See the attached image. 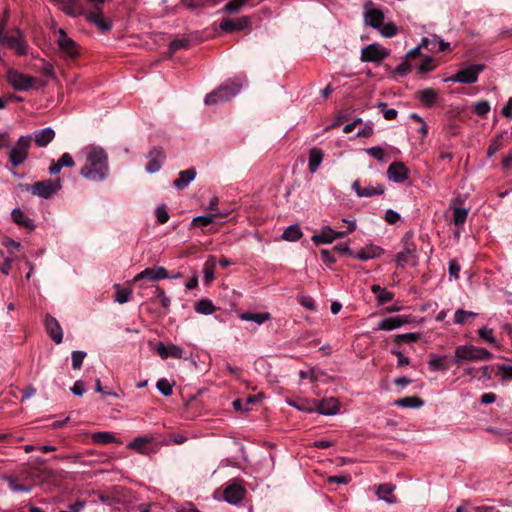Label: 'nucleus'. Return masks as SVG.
<instances>
[{
	"label": "nucleus",
	"instance_id": "1",
	"mask_svg": "<svg viewBox=\"0 0 512 512\" xmlns=\"http://www.w3.org/2000/svg\"><path fill=\"white\" fill-rule=\"evenodd\" d=\"M86 163L80 175L93 182H100L109 175L108 156L103 148L88 146L84 149Z\"/></svg>",
	"mask_w": 512,
	"mask_h": 512
},
{
	"label": "nucleus",
	"instance_id": "2",
	"mask_svg": "<svg viewBox=\"0 0 512 512\" xmlns=\"http://www.w3.org/2000/svg\"><path fill=\"white\" fill-rule=\"evenodd\" d=\"M491 358L492 353L485 348H480L474 345H460L455 349L452 362L457 365H462L464 362L488 361Z\"/></svg>",
	"mask_w": 512,
	"mask_h": 512
},
{
	"label": "nucleus",
	"instance_id": "3",
	"mask_svg": "<svg viewBox=\"0 0 512 512\" xmlns=\"http://www.w3.org/2000/svg\"><path fill=\"white\" fill-rule=\"evenodd\" d=\"M241 88L242 85L236 81L226 82L211 93L207 94L204 102L207 105L224 103L236 96L240 92Z\"/></svg>",
	"mask_w": 512,
	"mask_h": 512
},
{
	"label": "nucleus",
	"instance_id": "4",
	"mask_svg": "<svg viewBox=\"0 0 512 512\" xmlns=\"http://www.w3.org/2000/svg\"><path fill=\"white\" fill-rule=\"evenodd\" d=\"M31 144L32 136L23 135L20 136L16 143L10 148L8 160L14 168L20 166L28 159Z\"/></svg>",
	"mask_w": 512,
	"mask_h": 512
},
{
	"label": "nucleus",
	"instance_id": "5",
	"mask_svg": "<svg viewBox=\"0 0 512 512\" xmlns=\"http://www.w3.org/2000/svg\"><path fill=\"white\" fill-rule=\"evenodd\" d=\"M61 188L62 180L60 178H56L38 181L32 185H29L26 190L40 198L50 199L56 195L61 190Z\"/></svg>",
	"mask_w": 512,
	"mask_h": 512
},
{
	"label": "nucleus",
	"instance_id": "6",
	"mask_svg": "<svg viewBox=\"0 0 512 512\" xmlns=\"http://www.w3.org/2000/svg\"><path fill=\"white\" fill-rule=\"evenodd\" d=\"M0 43L7 44L17 55L23 56L27 54V43L18 29L7 33L0 29Z\"/></svg>",
	"mask_w": 512,
	"mask_h": 512
},
{
	"label": "nucleus",
	"instance_id": "7",
	"mask_svg": "<svg viewBox=\"0 0 512 512\" xmlns=\"http://www.w3.org/2000/svg\"><path fill=\"white\" fill-rule=\"evenodd\" d=\"M7 82L17 91H28L36 83V78L25 75L14 69H9L6 75Z\"/></svg>",
	"mask_w": 512,
	"mask_h": 512
},
{
	"label": "nucleus",
	"instance_id": "8",
	"mask_svg": "<svg viewBox=\"0 0 512 512\" xmlns=\"http://www.w3.org/2000/svg\"><path fill=\"white\" fill-rule=\"evenodd\" d=\"M484 65L473 64L458 71L455 75L446 79V81H453L457 83L473 84L477 82L478 75L483 71Z\"/></svg>",
	"mask_w": 512,
	"mask_h": 512
},
{
	"label": "nucleus",
	"instance_id": "9",
	"mask_svg": "<svg viewBox=\"0 0 512 512\" xmlns=\"http://www.w3.org/2000/svg\"><path fill=\"white\" fill-rule=\"evenodd\" d=\"M389 55V52L381 45L373 43L364 47L361 51L362 62L380 63Z\"/></svg>",
	"mask_w": 512,
	"mask_h": 512
},
{
	"label": "nucleus",
	"instance_id": "10",
	"mask_svg": "<svg viewBox=\"0 0 512 512\" xmlns=\"http://www.w3.org/2000/svg\"><path fill=\"white\" fill-rule=\"evenodd\" d=\"M364 21L367 25L377 29L384 22V13L376 8L372 2H367L364 5Z\"/></svg>",
	"mask_w": 512,
	"mask_h": 512
},
{
	"label": "nucleus",
	"instance_id": "11",
	"mask_svg": "<svg viewBox=\"0 0 512 512\" xmlns=\"http://www.w3.org/2000/svg\"><path fill=\"white\" fill-rule=\"evenodd\" d=\"M57 44L63 57L74 58L78 55L77 44L67 36L63 29H59Z\"/></svg>",
	"mask_w": 512,
	"mask_h": 512
},
{
	"label": "nucleus",
	"instance_id": "12",
	"mask_svg": "<svg viewBox=\"0 0 512 512\" xmlns=\"http://www.w3.org/2000/svg\"><path fill=\"white\" fill-rule=\"evenodd\" d=\"M251 26V19L248 16H241L236 19L224 18L219 24L222 31L232 33L235 31H242Z\"/></svg>",
	"mask_w": 512,
	"mask_h": 512
},
{
	"label": "nucleus",
	"instance_id": "13",
	"mask_svg": "<svg viewBox=\"0 0 512 512\" xmlns=\"http://www.w3.org/2000/svg\"><path fill=\"white\" fill-rule=\"evenodd\" d=\"M154 441V437H148V436H139L136 437L133 441H131L127 448L130 450H134L139 454L142 455H151L156 452V449L150 446V444Z\"/></svg>",
	"mask_w": 512,
	"mask_h": 512
},
{
	"label": "nucleus",
	"instance_id": "14",
	"mask_svg": "<svg viewBox=\"0 0 512 512\" xmlns=\"http://www.w3.org/2000/svg\"><path fill=\"white\" fill-rule=\"evenodd\" d=\"M462 203L463 200L458 196L449 205V209L453 211L452 222L457 228H460L465 224L469 213L468 208L461 207Z\"/></svg>",
	"mask_w": 512,
	"mask_h": 512
},
{
	"label": "nucleus",
	"instance_id": "15",
	"mask_svg": "<svg viewBox=\"0 0 512 512\" xmlns=\"http://www.w3.org/2000/svg\"><path fill=\"white\" fill-rule=\"evenodd\" d=\"M169 277V274L165 267L162 266H154L148 267L138 273L134 277V282H138L143 279H148L150 281H159Z\"/></svg>",
	"mask_w": 512,
	"mask_h": 512
},
{
	"label": "nucleus",
	"instance_id": "16",
	"mask_svg": "<svg viewBox=\"0 0 512 512\" xmlns=\"http://www.w3.org/2000/svg\"><path fill=\"white\" fill-rule=\"evenodd\" d=\"M146 171L150 174L158 172L165 161V153L161 147H154L147 155Z\"/></svg>",
	"mask_w": 512,
	"mask_h": 512
},
{
	"label": "nucleus",
	"instance_id": "17",
	"mask_svg": "<svg viewBox=\"0 0 512 512\" xmlns=\"http://www.w3.org/2000/svg\"><path fill=\"white\" fill-rule=\"evenodd\" d=\"M246 490L239 483H232L224 490V500L229 504L237 505L245 498Z\"/></svg>",
	"mask_w": 512,
	"mask_h": 512
},
{
	"label": "nucleus",
	"instance_id": "18",
	"mask_svg": "<svg viewBox=\"0 0 512 512\" xmlns=\"http://www.w3.org/2000/svg\"><path fill=\"white\" fill-rule=\"evenodd\" d=\"M345 236H347V232L335 231L330 226H324L319 234L312 236V241L315 244H329Z\"/></svg>",
	"mask_w": 512,
	"mask_h": 512
},
{
	"label": "nucleus",
	"instance_id": "19",
	"mask_svg": "<svg viewBox=\"0 0 512 512\" xmlns=\"http://www.w3.org/2000/svg\"><path fill=\"white\" fill-rule=\"evenodd\" d=\"M155 350L163 360L168 358L182 359L185 357L184 349L175 344L166 346L163 342H159Z\"/></svg>",
	"mask_w": 512,
	"mask_h": 512
},
{
	"label": "nucleus",
	"instance_id": "20",
	"mask_svg": "<svg viewBox=\"0 0 512 512\" xmlns=\"http://www.w3.org/2000/svg\"><path fill=\"white\" fill-rule=\"evenodd\" d=\"M387 177L394 183H403L409 177V170L402 162H393L387 169Z\"/></svg>",
	"mask_w": 512,
	"mask_h": 512
},
{
	"label": "nucleus",
	"instance_id": "21",
	"mask_svg": "<svg viewBox=\"0 0 512 512\" xmlns=\"http://www.w3.org/2000/svg\"><path fill=\"white\" fill-rule=\"evenodd\" d=\"M352 189L358 197H372L376 195H382L385 191V188L382 184H377L376 186L369 184L365 187H361L359 180H356L352 183Z\"/></svg>",
	"mask_w": 512,
	"mask_h": 512
},
{
	"label": "nucleus",
	"instance_id": "22",
	"mask_svg": "<svg viewBox=\"0 0 512 512\" xmlns=\"http://www.w3.org/2000/svg\"><path fill=\"white\" fill-rule=\"evenodd\" d=\"M45 329L50 338L56 343L60 344L63 340V330L56 318L47 315L45 318Z\"/></svg>",
	"mask_w": 512,
	"mask_h": 512
},
{
	"label": "nucleus",
	"instance_id": "23",
	"mask_svg": "<svg viewBox=\"0 0 512 512\" xmlns=\"http://www.w3.org/2000/svg\"><path fill=\"white\" fill-rule=\"evenodd\" d=\"M315 411L325 416L337 414L339 411V402L333 397L317 401Z\"/></svg>",
	"mask_w": 512,
	"mask_h": 512
},
{
	"label": "nucleus",
	"instance_id": "24",
	"mask_svg": "<svg viewBox=\"0 0 512 512\" xmlns=\"http://www.w3.org/2000/svg\"><path fill=\"white\" fill-rule=\"evenodd\" d=\"M428 368L431 372H446L450 368L448 356L431 354L428 360Z\"/></svg>",
	"mask_w": 512,
	"mask_h": 512
},
{
	"label": "nucleus",
	"instance_id": "25",
	"mask_svg": "<svg viewBox=\"0 0 512 512\" xmlns=\"http://www.w3.org/2000/svg\"><path fill=\"white\" fill-rule=\"evenodd\" d=\"M383 253V249L377 245H368L364 248H361L359 251L351 253V257L366 261L369 259H373L379 257Z\"/></svg>",
	"mask_w": 512,
	"mask_h": 512
},
{
	"label": "nucleus",
	"instance_id": "26",
	"mask_svg": "<svg viewBox=\"0 0 512 512\" xmlns=\"http://www.w3.org/2000/svg\"><path fill=\"white\" fill-rule=\"evenodd\" d=\"M55 137V131L46 127L44 129L35 130L32 136V140H34L35 144L38 147H46Z\"/></svg>",
	"mask_w": 512,
	"mask_h": 512
},
{
	"label": "nucleus",
	"instance_id": "27",
	"mask_svg": "<svg viewBox=\"0 0 512 512\" xmlns=\"http://www.w3.org/2000/svg\"><path fill=\"white\" fill-rule=\"evenodd\" d=\"M63 4V11L73 17H78L85 14V8L80 0H56Z\"/></svg>",
	"mask_w": 512,
	"mask_h": 512
},
{
	"label": "nucleus",
	"instance_id": "28",
	"mask_svg": "<svg viewBox=\"0 0 512 512\" xmlns=\"http://www.w3.org/2000/svg\"><path fill=\"white\" fill-rule=\"evenodd\" d=\"M406 323H408V319L406 317H403V316L388 317L379 322L377 329L384 330V331H391V330L402 327Z\"/></svg>",
	"mask_w": 512,
	"mask_h": 512
},
{
	"label": "nucleus",
	"instance_id": "29",
	"mask_svg": "<svg viewBox=\"0 0 512 512\" xmlns=\"http://www.w3.org/2000/svg\"><path fill=\"white\" fill-rule=\"evenodd\" d=\"M196 177L195 168H189L179 172V177L173 181V185L178 190L186 188Z\"/></svg>",
	"mask_w": 512,
	"mask_h": 512
},
{
	"label": "nucleus",
	"instance_id": "30",
	"mask_svg": "<svg viewBox=\"0 0 512 512\" xmlns=\"http://www.w3.org/2000/svg\"><path fill=\"white\" fill-rule=\"evenodd\" d=\"M101 9H102V7L99 10L90 12L87 15V19L91 23L95 24L101 31H103V32L109 31L112 27V24L107 18H105L103 16V14L101 13Z\"/></svg>",
	"mask_w": 512,
	"mask_h": 512
},
{
	"label": "nucleus",
	"instance_id": "31",
	"mask_svg": "<svg viewBox=\"0 0 512 512\" xmlns=\"http://www.w3.org/2000/svg\"><path fill=\"white\" fill-rule=\"evenodd\" d=\"M394 489L395 487L392 484L384 483L379 485L376 494L380 500L393 504L396 501L395 496L392 495Z\"/></svg>",
	"mask_w": 512,
	"mask_h": 512
},
{
	"label": "nucleus",
	"instance_id": "32",
	"mask_svg": "<svg viewBox=\"0 0 512 512\" xmlns=\"http://www.w3.org/2000/svg\"><path fill=\"white\" fill-rule=\"evenodd\" d=\"M11 217L13 221L20 226H23L28 229L34 228V221L28 216H26L25 213L19 208L13 209Z\"/></svg>",
	"mask_w": 512,
	"mask_h": 512
},
{
	"label": "nucleus",
	"instance_id": "33",
	"mask_svg": "<svg viewBox=\"0 0 512 512\" xmlns=\"http://www.w3.org/2000/svg\"><path fill=\"white\" fill-rule=\"evenodd\" d=\"M394 405L402 408H420L424 405V401L418 396H407L395 400Z\"/></svg>",
	"mask_w": 512,
	"mask_h": 512
},
{
	"label": "nucleus",
	"instance_id": "34",
	"mask_svg": "<svg viewBox=\"0 0 512 512\" xmlns=\"http://www.w3.org/2000/svg\"><path fill=\"white\" fill-rule=\"evenodd\" d=\"M323 160V152L321 149L312 148L309 153V171L315 173Z\"/></svg>",
	"mask_w": 512,
	"mask_h": 512
},
{
	"label": "nucleus",
	"instance_id": "35",
	"mask_svg": "<svg viewBox=\"0 0 512 512\" xmlns=\"http://www.w3.org/2000/svg\"><path fill=\"white\" fill-rule=\"evenodd\" d=\"M418 98L425 106H432L437 100V93L432 88H425L418 92Z\"/></svg>",
	"mask_w": 512,
	"mask_h": 512
},
{
	"label": "nucleus",
	"instance_id": "36",
	"mask_svg": "<svg viewBox=\"0 0 512 512\" xmlns=\"http://www.w3.org/2000/svg\"><path fill=\"white\" fill-rule=\"evenodd\" d=\"M216 266V259L214 256H209L203 266L204 280L206 283H211L214 280V269Z\"/></svg>",
	"mask_w": 512,
	"mask_h": 512
},
{
	"label": "nucleus",
	"instance_id": "37",
	"mask_svg": "<svg viewBox=\"0 0 512 512\" xmlns=\"http://www.w3.org/2000/svg\"><path fill=\"white\" fill-rule=\"evenodd\" d=\"M240 318L245 321H253L259 325L263 324L271 318L268 312L265 313H251L245 312L240 315Z\"/></svg>",
	"mask_w": 512,
	"mask_h": 512
},
{
	"label": "nucleus",
	"instance_id": "38",
	"mask_svg": "<svg viewBox=\"0 0 512 512\" xmlns=\"http://www.w3.org/2000/svg\"><path fill=\"white\" fill-rule=\"evenodd\" d=\"M303 233L297 224L288 226L283 234L282 238L286 241H297L302 237Z\"/></svg>",
	"mask_w": 512,
	"mask_h": 512
},
{
	"label": "nucleus",
	"instance_id": "39",
	"mask_svg": "<svg viewBox=\"0 0 512 512\" xmlns=\"http://www.w3.org/2000/svg\"><path fill=\"white\" fill-rule=\"evenodd\" d=\"M216 307L210 299H201L195 305V311L199 314L210 315L214 313Z\"/></svg>",
	"mask_w": 512,
	"mask_h": 512
},
{
	"label": "nucleus",
	"instance_id": "40",
	"mask_svg": "<svg viewBox=\"0 0 512 512\" xmlns=\"http://www.w3.org/2000/svg\"><path fill=\"white\" fill-rule=\"evenodd\" d=\"M415 251V246L413 243L405 242L404 248L402 251L397 253L396 262L399 266H404V263L408 261L409 255L413 254Z\"/></svg>",
	"mask_w": 512,
	"mask_h": 512
},
{
	"label": "nucleus",
	"instance_id": "41",
	"mask_svg": "<svg viewBox=\"0 0 512 512\" xmlns=\"http://www.w3.org/2000/svg\"><path fill=\"white\" fill-rule=\"evenodd\" d=\"M225 214H219V213H212L209 215H203V216H197L193 218L192 225H198L200 227H205L209 224H212L215 222V219L217 217H224Z\"/></svg>",
	"mask_w": 512,
	"mask_h": 512
},
{
	"label": "nucleus",
	"instance_id": "42",
	"mask_svg": "<svg viewBox=\"0 0 512 512\" xmlns=\"http://www.w3.org/2000/svg\"><path fill=\"white\" fill-rule=\"evenodd\" d=\"M248 2V0H230L225 4L222 11L229 14L238 13L242 7Z\"/></svg>",
	"mask_w": 512,
	"mask_h": 512
},
{
	"label": "nucleus",
	"instance_id": "43",
	"mask_svg": "<svg viewBox=\"0 0 512 512\" xmlns=\"http://www.w3.org/2000/svg\"><path fill=\"white\" fill-rule=\"evenodd\" d=\"M476 316H477V313H475V312L458 309L455 311V314H454V323L462 325L467 320L474 318Z\"/></svg>",
	"mask_w": 512,
	"mask_h": 512
},
{
	"label": "nucleus",
	"instance_id": "44",
	"mask_svg": "<svg viewBox=\"0 0 512 512\" xmlns=\"http://www.w3.org/2000/svg\"><path fill=\"white\" fill-rule=\"evenodd\" d=\"M92 440L97 444H108L115 442V437L110 432H96L92 434Z\"/></svg>",
	"mask_w": 512,
	"mask_h": 512
},
{
	"label": "nucleus",
	"instance_id": "45",
	"mask_svg": "<svg viewBox=\"0 0 512 512\" xmlns=\"http://www.w3.org/2000/svg\"><path fill=\"white\" fill-rule=\"evenodd\" d=\"M414 68H416L419 73L424 74L434 70L435 65L433 64V59L429 56H426L420 61L419 64L414 62Z\"/></svg>",
	"mask_w": 512,
	"mask_h": 512
},
{
	"label": "nucleus",
	"instance_id": "46",
	"mask_svg": "<svg viewBox=\"0 0 512 512\" xmlns=\"http://www.w3.org/2000/svg\"><path fill=\"white\" fill-rule=\"evenodd\" d=\"M116 293H115V301L119 304H124L129 301L132 291L127 288H120L118 284L115 285Z\"/></svg>",
	"mask_w": 512,
	"mask_h": 512
},
{
	"label": "nucleus",
	"instance_id": "47",
	"mask_svg": "<svg viewBox=\"0 0 512 512\" xmlns=\"http://www.w3.org/2000/svg\"><path fill=\"white\" fill-rule=\"evenodd\" d=\"M478 335L485 342H488V343L493 344L495 346L498 345V342H497L496 338L494 337L492 329L487 328V327L480 328L478 330Z\"/></svg>",
	"mask_w": 512,
	"mask_h": 512
},
{
	"label": "nucleus",
	"instance_id": "48",
	"mask_svg": "<svg viewBox=\"0 0 512 512\" xmlns=\"http://www.w3.org/2000/svg\"><path fill=\"white\" fill-rule=\"evenodd\" d=\"M473 111L476 115L484 117L490 111V104L486 100L477 101L474 104Z\"/></svg>",
	"mask_w": 512,
	"mask_h": 512
},
{
	"label": "nucleus",
	"instance_id": "49",
	"mask_svg": "<svg viewBox=\"0 0 512 512\" xmlns=\"http://www.w3.org/2000/svg\"><path fill=\"white\" fill-rule=\"evenodd\" d=\"M86 355V352L82 350H75L72 352L71 357L73 369L78 370L81 368Z\"/></svg>",
	"mask_w": 512,
	"mask_h": 512
},
{
	"label": "nucleus",
	"instance_id": "50",
	"mask_svg": "<svg viewBox=\"0 0 512 512\" xmlns=\"http://www.w3.org/2000/svg\"><path fill=\"white\" fill-rule=\"evenodd\" d=\"M414 68V61L413 60H410L408 58H406L405 61H403L402 63H400L397 67H396V73L399 75V76H405L407 75L412 69Z\"/></svg>",
	"mask_w": 512,
	"mask_h": 512
},
{
	"label": "nucleus",
	"instance_id": "51",
	"mask_svg": "<svg viewBox=\"0 0 512 512\" xmlns=\"http://www.w3.org/2000/svg\"><path fill=\"white\" fill-rule=\"evenodd\" d=\"M156 387L158 391L164 396H170L173 392L172 385L165 378L158 380Z\"/></svg>",
	"mask_w": 512,
	"mask_h": 512
},
{
	"label": "nucleus",
	"instance_id": "52",
	"mask_svg": "<svg viewBox=\"0 0 512 512\" xmlns=\"http://www.w3.org/2000/svg\"><path fill=\"white\" fill-rule=\"evenodd\" d=\"M395 342L401 343V342H416L420 339V334L418 333H404V334H396L395 336Z\"/></svg>",
	"mask_w": 512,
	"mask_h": 512
},
{
	"label": "nucleus",
	"instance_id": "53",
	"mask_svg": "<svg viewBox=\"0 0 512 512\" xmlns=\"http://www.w3.org/2000/svg\"><path fill=\"white\" fill-rule=\"evenodd\" d=\"M377 30L381 35L388 38L393 37L397 32V28L393 23L384 24V22L381 24V27L377 28Z\"/></svg>",
	"mask_w": 512,
	"mask_h": 512
},
{
	"label": "nucleus",
	"instance_id": "54",
	"mask_svg": "<svg viewBox=\"0 0 512 512\" xmlns=\"http://www.w3.org/2000/svg\"><path fill=\"white\" fill-rule=\"evenodd\" d=\"M156 296H157V299H158L160 305L164 309H168L169 306H170L171 300L166 295L165 291L161 287H159V286H156Z\"/></svg>",
	"mask_w": 512,
	"mask_h": 512
},
{
	"label": "nucleus",
	"instance_id": "55",
	"mask_svg": "<svg viewBox=\"0 0 512 512\" xmlns=\"http://www.w3.org/2000/svg\"><path fill=\"white\" fill-rule=\"evenodd\" d=\"M367 154L375 158L379 162H383L385 158V152L382 147L374 146L366 149Z\"/></svg>",
	"mask_w": 512,
	"mask_h": 512
},
{
	"label": "nucleus",
	"instance_id": "56",
	"mask_svg": "<svg viewBox=\"0 0 512 512\" xmlns=\"http://www.w3.org/2000/svg\"><path fill=\"white\" fill-rule=\"evenodd\" d=\"M377 107L380 108V110L382 111L383 116L386 120H394L398 115V112L396 109H393V108L387 109L386 103L380 102V103H378Z\"/></svg>",
	"mask_w": 512,
	"mask_h": 512
},
{
	"label": "nucleus",
	"instance_id": "57",
	"mask_svg": "<svg viewBox=\"0 0 512 512\" xmlns=\"http://www.w3.org/2000/svg\"><path fill=\"white\" fill-rule=\"evenodd\" d=\"M497 370L503 380H512V365L498 364Z\"/></svg>",
	"mask_w": 512,
	"mask_h": 512
},
{
	"label": "nucleus",
	"instance_id": "58",
	"mask_svg": "<svg viewBox=\"0 0 512 512\" xmlns=\"http://www.w3.org/2000/svg\"><path fill=\"white\" fill-rule=\"evenodd\" d=\"M156 218L160 224H164L169 220V214L164 204L159 205L155 211Z\"/></svg>",
	"mask_w": 512,
	"mask_h": 512
},
{
	"label": "nucleus",
	"instance_id": "59",
	"mask_svg": "<svg viewBox=\"0 0 512 512\" xmlns=\"http://www.w3.org/2000/svg\"><path fill=\"white\" fill-rule=\"evenodd\" d=\"M189 44V41L186 39H175L169 44L170 52H175L182 48H186Z\"/></svg>",
	"mask_w": 512,
	"mask_h": 512
},
{
	"label": "nucleus",
	"instance_id": "60",
	"mask_svg": "<svg viewBox=\"0 0 512 512\" xmlns=\"http://www.w3.org/2000/svg\"><path fill=\"white\" fill-rule=\"evenodd\" d=\"M461 270L460 265L454 259L449 261V276L457 280L459 278V272Z\"/></svg>",
	"mask_w": 512,
	"mask_h": 512
},
{
	"label": "nucleus",
	"instance_id": "61",
	"mask_svg": "<svg viewBox=\"0 0 512 512\" xmlns=\"http://www.w3.org/2000/svg\"><path fill=\"white\" fill-rule=\"evenodd\" d=\"M85 506H86L85 501L78 500L75 503L68 505L67 509L60 510L59 512H81Z\"/></svg>",
	"mask_w": 512,
	"mask_h": 512
},
{
	"label": "nucleus",
	"instance_id": "62",
	"mask_svg": "<svg viewBox=\"0 0 512 512\" xmlns=\"http://www.w3.org/2000/svg\"><path fill=\"white\" fill-rule=\"evenodd\" d=\"M391 353L397 357V365L399 367L406 366L410 364V359L403 355L402 352L396 349H392Z\"/></svg>",
	"mask_w": 512,
	"mask_h": 512
},
{
	"label": "nucleus",
	"instance_id": "63",
	"mask_svg": "<svg viewBox=\"0 0 512 512\" xmlns=\"http://www.w3.org/2000/svg\"><path fill=\"white\" fill-rule=\"evenodd\" d=\"M384 219L389 224H395L400 219V214L393 209H388L385 212Z\"/></svg>",
	"mask_w": 512,
	"mask_h": 512
},
{
	"label": "nucleus",
	"instance_id": "64",
	"mask_svg": "<svg viewBox=\"0 0 512 512\" xmlns=\"http://www.w3.org/2000/svg\"><path fill=\"white\" fill-rule=\"evenodd\" d=\"M85 391V383L82 380H77L71 387V392L76 396H82Z\"/></svg>",
	"mask_w": 512,
	"mask_h": 512
}]
</instances>
